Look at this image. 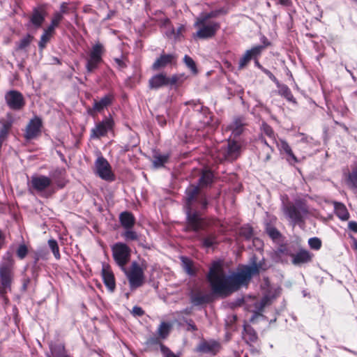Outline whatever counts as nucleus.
I'll return each mask as SVG.
<instances>
[{
    "label": "nucleus",
    "mask_w": 357,
    "mask_h": 357,
    "mask_svg": "<svg viewBox=\"0 0 357 357\" xmlns=\"http://www.w3.org/2000/svg\"><path fill=\"white\" fill-rule=\"evenodd\" d=\"M260 268L259 264L254 263L227 275L222 263L213 261L206 278L213 294L226 296L238 290L241 287L248 286L252 276L259 273Z\"/></svg>",
    "instance_id": "1"
},
{
    "label": "nucleus",
    "mask_w": 357,
    "mask_h": 357,
    "mask_svg": "<svg viewBox=\"0 0 357 357\" xmlns=\"http://www.w3.org/2000/svg\"><path fill=\"white\" fill-rule=\"evenodd\" d=\"M208 205L206 195L199 186L191 185L185 190V210L187 215V230L199 231L204 228L205 222L201 212Z\"/></svg>",
    "instance_id": "2"
},
{
    "label": "nucleus",
    "mask_w": 357,
    "mask_h": 357,
    "mask_svg": "<svg viewBox=\"0 0 357 357\" xmlns=\"http://www.w3.org/2000/svg\"><path fill=\"white\" fill-rule=\"evenodd\" d=\"M223 9L212 10L209 13H202L195 20L194 26L197 31L193 34L195 38L208 39L214 37L220 28V24L213 20L223 13Z\"/></svg>",
    "instance_id": "3"
},
{
    "label": "nucleus",
    "mask_w": 357,
    "mask_h": 357,
    "mask_svg": "<svg viewBox=\"0 0 357 357\" xmlns=\"http://www.w3.org/2000/svg\"><path fill=\"white\" fill-rule=\"evenodd\" d=\"M15 261L13 255L7 252L0 262V294L4 296L11 291V284L14 278Z\"/></svg>",
    "instance_id": "4"
},
{
    "label": "nucleus",
    "mask_w": 357,
    "mask_h": 357,
    "mask_svg": "<svg viewBox=\"0 0 357 357\" xmlns=\"http://www.w3.org/2000/svg\"><path fill=\"white\" fill-rule=\"evenodd\" d=\"M146 268L147 264L144 260L141 261V264L134 261L128 269L126 268V271H123L128 280L130 287L132 289L142 286L144 282V271Z\"/></svg>",
    "instance_id": "5"
},
{
    "label": "nucleus",
    "mask_w": 357,
    "mask_h": 357,
    "mask_svg": "<svg viewBox=\"0 0 357 357\" xmlns=\"http://www.w3.org/2000/svg\"><path fill=\"white\" fill-rule=\"evenodd\" d=\"M241 146L238 142L228 140L226 144L218 149L215 158L220 162L223 160L233 161L241 155Z\"/></svg>",
    "instance_id": "6"
},
{
    "label": "nucleus",
    "mask_w": 357,
    "mask_h": 357,
    "mask_svg": "<svg viewBox=\"0 0 357 357\" xmlns=\"http://www.w3.org/2000/svg\"><path fill=\"white\" fill-rule=\"evenodd\" d=\"M112 256L116 264L122 271H126V266L131 257V249L124 243L118 242L112 246Z\"/></svg>",
    "instance_id": "7"
},
{
    "label": "nucleus",
    "mask_w": 357,
    "mask_h": 357,
    "mask_svg": "<svg viewBox=\"0 0 357 357\" xmlns=\"http://www.w3.org/2000/svg\"><path fill=\"white\" fill-rule=\"evenodd\" d=\"M105 52V47L102 44L98 42L95 43L89 53L86 60V68L88 73H93L98 68L99 64L102 61V55Z\"/></svg>",
    "instance_id": "8"
},
{
    "label": "nucleus",
    "mask_w": 357,
    "mask_h": 357,
    "mask_svg": "<svg viewBox=\"0 0 357 357\" xmlns=\"http://www.w3.org/2000/svg\"><path fill=\"white\" fill-rule=\"evenodd\" d=\"M284 211L286 215L294 224L303 222L307 214V208L306 206L302 203H296L295 204H290L284 206Z\"/></svg>",
    "instance_id": "9"
},
{
    "label": "nucleus",
    "mask_w": 357,
    "mask_h": 357,
    "mask_svg": "<svg viewBox=\"0 0 357 357\" xmlns=\"http://www.w3.org/2000/svg\"><path fill=\"white\" fill-rule=\"evenodd\" d=\"M94 167L96 174L102 179L107 181H113L115 179L110 164L102 155L97 158Z\"/></svg>",
    "instance_id": "10"
},
{
    "label": "nucleus",
    "mask_w": 357,
    "mask_h": 357,
    "mask_svg": "<svg viewBox=\"0 0 357 357\" xmlns=\"http://www.w3.org/2000/svg\"><path fill=\"white\" fill-rule=\"evenodd\" d=\"M5 100L8 107L13 110H21L25 105L23 95L18 91L10 90L5 93Z\"/></svg>",
    "instance_id": "11"
},
{
    "label": "nucleus",
    "mask_w": 357,
    "mask_h": 357,
    "mask_svg": "<svg viewBox=\"0 0 357 357\" xmlns=\"http://www.w3.org/2000/svg\"><path fill=\"white\" fill-rule=\"evenodd\" d=\"M52 185V179L44 175L34 174L29 183V190L37 193L44 192Z\"/></svg>",
    "instance_id": "12"
},
{
    "label": "nucleus",
    "mask_w": 357,
    "mask_h": 357,
    "mask_svg": "<svg viewBox=\"0 0 357 357\" xmlns=\"http://www.w3.org/2000/svg\"><path fill=\"white\" fill-rule=\"evenodd\" d=\"M178 81V77L176 75L167 77L164 73H160L153 76L149 79V84L151 89H158L162 86L174 85Z\"/></svg>",
    "instance_id": "13"
},
{
    "label": "nucleus",
    "mask_w": 357,
    "mask_h": 357,
    "mask_svg": "<svg viewBox=\"0 0 357 357\" xmlns=\"http://www.w3.org/2000/svg\"><path fill=\"white\" fill-rule=\"evenodd\" d=\"M115 96L114 93H109L105 95L99 100H94L92 107L87 109V112L89 115L93 116L97 113H100L105 108L112 105L114 101Z\"/></svg>",
    "instance_id": "14"
},
{
    "label": "nucleus",
    "mask_w": 357,
    "mask_h": 357,
    "mask_svg": "<svg viewBox=\"0 0 357 357\" xmlns=\"http://www.w3.org/2000/svg\"><path fill=\"white\" fill-rule=\"evenodd\" d=\"M114 121L110 118H105L102 121L96 123V126L91 129V138L99 139L105 136L107 133L112 129Z\"/></svg>",
    "instance_id": "15"
},
{
    "label": "nucleus",
    "mask_w": 357,
    "mask_h": 357,
    "mask_svg": "<svg viewBox=\"0 0 357 357\" xmlns=\"http://www.w3.org/2000/svg\"><path fill=\"white\" fill-rule=\"evenodd\" d=\"M264 48L263 45H257L248 50L239 60L238 69L244 68L252 59H257Z\"/></svg>",
    "instance_id": "16"
},
{
    "label": "nucleus",
    "mask_w": 357,
    "mask_h": 357,
    "mask_svg": "<svg viewBox=\"0 0 357 357\" xmlns=\"http://www.w3.org/2000/svg\"><path fill=\"white\" fill-rule=\"evenodd\" d=\"M14 122L12 113L8 112L4 118L0 119V146L7 138Z\"/></svg>",
    "instance_id": "17"
},
{
    "label": "nucleus",
    "mask_w": 357,
    "mask_h": 357,
    "mask_svg": "<svg viewBox=\"0 0 357 357\" xmlns=\"http://www.w3.org/2000/svg\"><path fill=\"white\" fill-rule=\"evenodd\" d=\"M220 344L215 340H202L198 347L197 351L215 356L220 349Z\"/></svg>",
    "instance_id": "18"
},
{
    "label": "nucleus",
    "mask_w": 357,
    "mask_h": 357,
    "mask_svg": "<svg viewBox=\"0 0 357 357\" xmlns=\"http://www.w3.org/2000/svg\"><path fill=\"white\" fill-rule=\"evenodd\" d=\"M42 126L41 120L39 118L31 119L26 126L24 137L26 139H32L36 137L40 132Z\"/></svg>",
    "instance_id": "19"
},
{
    "label": "nucleus",
    "mask_w": 357,
    "mask_h": 357,
    "mask_svg": "<svg viewBox=\"0 0 357 357\" xmlns=\"http://www.w3.org/2000/svg\"><path fill=\"white\" fill-rule=\"evenodd\" d=\"M176 59V56L174 54H162L153 63L152 68L154 70H158L169 65L174 64Z\"/></svg>",
    "instance_id": "20"
},
{
    "label": "nucleus",
    "mask_w": 357,
    "mask_h": 357,
    "mask_svg": "<svg viewBox=\"0 0 357 357\" xmlns=\"http://www.w3.org/2000/svg\"><path fill=\"white\" fill-rule=\"evenodd\" d=\"M313 254L307 250L301 249L296 254L293 253L292 264L295 266H301L303 264L310 262Z\"/></svg>",
    "instance_id": "21"
},
{
    "label": "nucleus",
    "mask_w": 357,
    "mask_h": 357,
    "mask_svg": "<svg viewBox=\"0 0 357 357\" xmlns=\"http://www.w3.org/2000/svg\"><path fill=\"white\" fill-rule=\"evenodd\" d=\"M245 125L244 119L241 117L236 118L230 125L225 128V131H231V135L236 137L242 134Z\"/></svg>",
    "instance_id": "22"
},
{
    "label": "nucleus",
    "mask_w": 357,
    "mask_h": 357,
    "mask_svg": "<svg viewBox=\"0 0 357 357\" xmlns=\"http://www.w3.org/2000/svg\"><path fill=\"white\" fill-rule=\"evenodd\" d=\"M46 14L47 13L43 8H35L30 17V22L36 28H39L43 23Z\"/></svg>",
    "instance_id": "23"
},
{
    "label": "nucleus",
    "mask_w": 357,
    "mask_h": 357,
    "mask_svg": "<svg viewBox=\"0 0 357 357\" xmlns=\"http://www.w3.org/2000/svg\"><path fill=\"white\" fill-rule=\"evenodd\" d=\"M47 357H70L66 354L64 345L61 343H51L50 351L46 354Z\"/></svg>",
    "instance_id": "24"
},
{
    "label": "nucleus",
    "mask_w": 357,
    "mask_h": 357,
    "mask_svg": "<svg viewBox=\"0 0 357 357\" xmlns=\"http://www.w3.org/2000/svg\"><path fill=\"white\" fill-rule=\"evenodd\" d=\"M102 276L105 286L110 291L115 289L116 284L114 274L107 267L103 266L102 269Z\"/></svg>",
    "instance_id": "25"
},
{
    "label": "nucleus",
    "mask_w": 357,
    "mask_h": 357,
    "mask_svg": "<svg viewBox=\"0 0 357 357\" xmlns=\"http://www.w3.org/2000/svg\"><path fill=\"white\" fill-rule=\"evenodd\" d=\"M293 252L286 245H280L274 252V259L276 261L284 262L286 257L290 256L292 257Z\"/></svg>",
    "instance_id": "26"
},
{
    "label": "nucleus",
    "mask_w": 357,
    "mask_h": 357,
    "mask_svg": "<svg viewBox=\"0 0 357 357\" xmlns=\"http://www.w3.org/2000/svg\"><path fill=\"white\" fill-rule=\"evenodd\" d=\"M119 220L122 227L126 229H132L135 224L134 215L128 211L122 212L119 215Z\"/></svg>",
    "instance_id": "27"
},
{
    "label": "nucleus",
    "mask_w": 357,
    "mask_h": 357,
    "mask_svg": "<svg viewBox=\"0 0 357 357\" xmlns=\"http://www.w3.org/2000/svg\"><path fill=\"white\" fill-rule=\"evenodd\" d=\"M278 146L281 151L287 155V160L289 163L292 164L298 162L296 157L293 153L291 147L287 142L280 139L279 142H278Z\"/></svg>",
    "instance_id": "28"
},
{
    "label": "nucleus",
    "mask_w": 357,
    "mask_h": 357,
    "mask_svg": "<svg viewBox=\"0 0 357 357\" xmlns=\"http://www.w3.org/2000/svg\"><path fill=\"white\" fill-rule=\"evenodd\" d=\"M64 172V169L58 168L51 172L50 174L52 183L54 182L59 188H62L65 186V181L63 179Z\"/></svg>",
    "instance_id": "29"
},
{
    "label": "nucleus",
    "mask_w": 357,
    "mask_h": 357,
    "mask_svg": "<svg viewBox=\"0 0 357 357\" xmlns=\"http://www.w3.org/2000/svg\"><path fill=\"white\" fill-rule=\"evenodd\" d=\"M345 182L349 188L357 190V166L352 167L351 171L345 174Z\"/></svg>",
    "instance_id": "30"
},
{
    "label": "nucleus",
    "mask_w": 357,
    "mask_h": 357,
    "mask_svg": "<svg viewBox=\"0 0 357 357\" xmlns=\"http://www.w3.org/2000/svg\"><path fill=\"white\" fill-rule=\"evenodd\" d=\"M190 298L191 302L195 305H200L211 301V296L208 294H204L201 291L192 292Z\"/></svg>",
    "instance_id": "31"
},
{
    "label": "nucleus",
    "mask_w": 357,
    "mask_h": 357,
    "mask_svg": "<svg viewBox=\"0 0 357 357\" xmlns=\"http://www.w3.org/2000/svg\"><path fill=\"white\" fill-rule=\"evenodd\" d=\"M274 296H271L269 294H266L259 301L257 302L255 305V314H261V312L264 310V308L270 305L272 299Z\"/></svg>",
    "instance_id": "32"
},
{
    "label": "nucleus",
    "mask_w": 357,
    "mask_h": 357,
    "mask_svg": "<svg viewBox=\"0 0 357 357\" xmlns=\"http://www.w3.org/2000/svg\"><path fill=\"white\" fill-rule=\"evenodd\" d=\"M213 180V173L209 170H206L202 172V176L199 180V183L200 187H206L212 183Z\"/></svg>",
    "instance_id": "33"
},
{
    "label": "nucleus",
    "mask_w": 357,
    "mask_h": 357,
    "mask_svg": "<svg viewBox=\"0 0 357 357\" xmlns=\"http://www.w3.org/2000/svg\"><path fill=\"white\" fill-rule=\"evenodd\" d=\"M335 209L337 215L342 220H347L349 218V214L345 206L342 204L337 203L335 205Z\"/></svg>",
    "instance_id": "34"
},
{
    "label": "nucleus",
    "mask_w": 357,
    "mask_h": 357,
    "mask_svg": "<svg viewBox=\"0 0 357 357\" xmlns=\"http://www.w3.org/2000/svg\"><path fill=\"white\" fill-rule=\"evenodd\" d=\"M277 86L279 88V93L281 96H284L288 101L295 102V99L291 91L287 86L280 84V83L277 84Z\"/></svg>",
    "instance_id": "35"
},
{
    "label": "nucleus",
    "mask_w": 357,
    "mask_h": 357,
    "mask_svg": "<svg viewBox=\"0 0 357 357\" xmlns=\"http://www.w3.org/2000/svg\"><path fill=\"white\" fill-rule=\"evenodd\" d=\"M171 326V324L169 323L162 322L157 330L159 337L165 339L169 333Z\"/></svg>",
    "instance_id": "36"
},
{
    "label": "nucleus",
    "mask_w": 357,
    "mask_h": 357,
    "mask_svg": "<svg viewBox=\"0 0 357 357\" xmlns=\"http://www.w3.org/2000/svg\"><path fill=\"white\" fill-rule=\"evenodd\" d=\"M184 26L180 25L176 30L172 28L169 31H167L166 35L169 38H173L174 40H178L181 38L182 33L184 31Z\"/></svg>",
    "instance_id": "37"
},
{
    "label": "nucleus",
    "mask_w": 357,
    "mask_h": 357,
    "mask_svg": "<svg viewBox=\"0 0 357 357\" xmlns=\"http://www.w3.org/2000/svg\"><path fill=\"white\" fill-rule=\"evenodd\" d=\"M168 160L167 155L156 154L153 156V163L154 167H160L164 165Z\"/></svg>",
    "instance_id": "38"
},
{
    "label": "nucleus",
    "mask_w": 357,
    "mask_h": 357,
    "mask_svg": "<svg viewBox=\"0 0 357 357\" xmlns=\"http://www.w3.org/2000/svg\"><path fill=\"white\" fill-rule=\"evenodd\" d=\"M182 265L185 272L190 275H194L195 272L193 269L192 261L187 257H181Z\"/></svg>",
    "instance_id": "39"
},
{
    "label": "nucleus",
    "mask_w": 357,
    "mask_h": 357,
    "mask_svg": "<svg viewBox=\"0 0 357 357\" xmlns=\"http://www.w3.org/2000/svg\"><path fill=\"white\" fill-rule=\"evenodd\" d=\"M122 236L127 241L139 240V236L137 233L132 230V229H126V231L122 234Z\"/></svg>",
    "instance_id": "40"
},
{
    "label": "nucleus",
    "mask_w": 357,
    "mask_h": 357,
    "mask_svg": "<svg viewBox=\"0 0 357 357\" xmlns=\"http://www.w3.org/2000/svg\"><path fill=\"white\" fill-rule=\"evenodd\" d=\"M183 61L185 66L190 70L193 75H196L197 73V69L195 62L191 57H190L188 55H185L183 58Z\"/></svg>",
    "instance_id": "41"
},
{
    "label": "nucleus",
    "mask_w": 357,
    "mask_h": 357,
    "mask_svg": "<svg viewBox=\"0 0 357 357\" xmlns=\"http://www.w3.org/2000/svg\"><path fill=\"white\" fill-rule=\"evenodd\" d=\"M48 245H49L50 248L52 250L54 257L56 259H59L61 256H60V253H59V248L57 241L54 239H50L48 241Z\"/></svg>",
    "instance_id": "42"
},
{
    "label": "nucleus",
    "mask_w": 357,
    "mask_h": 357,
    "mask_svg": "<svg viewBox=\"0 0 357 357\" xmlns=\"http://www.w3.org/2000/svg\"><path fill=\"white\" fill-rule=\"evenodd\" d=\"M203 245L205 248H211L213 245L217 243L216 237L213 234H210L202 240Z\"/></svg>",
    "instance_id": "43"
},
{
    "label": "nucleus",
    "mask_w": 357,
    "mask_h": 357,
    "mask_svg": "<svg viewBox=\"0 0 357 357\" xmlns=\"http://www.w3.org/2000/svg\"><path fill=\"white\" fill-rule=\"evenodd\" d=\"M28 254V248L24 244H21L19 245L18 248L16 250L17 256L20 259H23L25 258L26 255Z\"/></svg>",
    "instance_id": "44"
},
{
    "label": "nucleus",
    "mask_w": 357,
    "mask_h": 357,
    "mask_svg": "<svg viewBox=\"0 0 357 357\" xmlns=\"http://www.w3.org/2000/svg\"><path fill=\"white\" fill-rule=\"evenodd\" d=\"M308 244L312 249L319 250L321 246V241L317 237L310 238L308 240Z\"/></svg>",
    "instance_id": "45"
},
{
    "label": "nucleus",
    "mask_w": 357,
    "mask_h": 357,
    "mask_svg": "<svg viewBox=\"0 0 357 357\" xmlns=\"http://www.w3.org/2000/svg\"><path fill=\"white\" fill-rule=\"evenodd\" d=\"M52 36L44 32L40 37V40L38 43L39 48L43 50L45 47L47 43L50 41Z\"/></svg>",
    "instance_id": "46"
},
{
    "label": "nucleus",
    "mask_w": 357,
    "mask_h": 357,
    "mask_svg": "<svg viewBox=\"0 0 357 357\" xmlns=\"http://www.w3.org/2000/svg\"><path fill=\"white\" fill-rule=\"evenodd\" d=\"M244 331L248 335H249V340L252 342H255L257 340V335L256 332L250 326H245Z\"/></svg>",
    "instance_id": "47"
},
{
    "label": "nucleus",
    "mask_w": 357,
    "mask_h": 357,
    "mask_svg": "<svg viewBox=\"0 0 357 357\" xmlns=\"http://www.w3.org/2000/svg\"><path fill=\"white\" fill-rule=\"evenodd\" d=\"M32 38V36H31L30 35H27L26 36L24 37L20 41L18 47L20 49H24L25 47L29 45Z\"/></svg>",
    "instance_id": "48"
},
{
    "label": "nucleus",
    "mask_w": 357,
    "mask_h": 357,
    "mask_svg": "<svg viewBox=\"0 0 357 357\" xmlns=\"http://www.w3.org/2000/svg\"><path fill=\"white\" fill-rule=\"evenodd\" d=\"M266 232L268 236L273 240H276L280 236L279 231L274 227H268L266 229Z\"/></svg>",
    "instance_id": "49"
},
{
    "label": "nucleus",
    "mask_w": 357,
    "mask_h": 357,
    "mask_svg": "<svg viewBox=\"0 0 357 357\" xmlns=\"http://www.w3.org/2000/svg\"><path fill=\"white\" fill-rule=\"evenodd\" d=\"M241 234L246 238H250L252 236V229L248 225L243 227L241 229Z\"/></svg>",
    "instance_id": "50"
},
{
    "label": "nucleus",
    "mask_w": 357,
    "mask_h": 357,
    "mask_svg": "<svg viewBox=\"0 0 357 357\" xmlns=\"http://www.w3.org/2000/svg\"><path fill=\"white\" fill-rule=\"evenodd\" d=\"M63 19V17L61 16L60 15V13H54L53 14V16H52V20H51V24L53 26H55L56 27H57V26H59L60 22L62 21Z\"/></svg>",
    "instance_id": "51"
},
{
    "label": "nucleus",
    "mask_w": 357,
    "mask_h": 357,
    "mask_svg": "<svg viewBox=\"0 0 357 357\" xmlns=\"http://www.w3.org/2000/svg\"><path fill=\"white\" fill-rule=\"evenodd\" d=\"M160 351L164 354V357H178L164 344H160Z\"/></svg>",
    "instance_id": "52"
},
{
    "label": "nucleus",
    "mask_w": 357,
    "mask_h": 357,
    "mask_svg": "<svg viewBox=\"0 0 357 357\" xmlns=\"http://www.w3.org/2000/svg\"><path fill=\"white\" fill-rule=\"evenodd\" d=\"M263 130H264V132L268 137H269L273 140H275V139H274V132H273V129L269 126H268L267 124H264L263 125Z\"/></svg>",
    "instance_id": "53"
},
{
    "label": "nucleus",
    "mask_w": 357,
    "mask_h": 357,
    "mask_svg": "<svg viewBox=\"0 0 357 357\" xmlns=\"http://www.w3.org/2000/svg\"><path fill=\"white\" fill-rule=\"evenodd\" d=\"M146 344L148 346H153V345H159L160 347V344H162L160 342L158 337H151L149 338L146 341Z\"/></svg>",
    "instance_id": "54"
},
{
    "label": "nucleus",
    "mask_w": 357,
    "mask_h": 357,
    "mask_svg": "<svg viewBox=\"0 0 357 357\" xmlns=\"http://www.w3.org/2000/svg\"><path fill=\"white\" fill-rule=\"evenodd\" d=\"M55 13H60V15L63 17L64 15L68 13V3L66 2H63L60 6V10Z\"/></svg>",
    "instance_id": "55"
},
{
    "label": "nucleus",
    "mask_w": 357,
    "mask_h": 357,
    "mask_svg": "<svg viewBox=\"0 0 357 357\" xmlns=\"http://www.w3.org/2000/svg\"><path fill=\"white\" fill-rule=\"evenodd\" d=\"M131 313L135 317H141L144 314V310L140 307L135 306V307H133Z\"/></svg>",
    "instance_id": "56"
},
{
    "label": "nucleus",
    "mask_w": 357,
    "mask_h": 357,
    "mask_svg": "<svg viewBox=\"0 0 357 357\" xmlns=\"http://www.w3.org/2000/svg\"><path fill=\"white\" fill-rule=\"evenodd\" d=\"M263 73H264L269 78L271 79L273 82H275L276 84H279L278 80L275 77V75L268 69H263Z\"/></svg>",
    "instance_id": "57"
},
{
    "label": "nucleus",
    "mask_w": 357,
    "mask_h": 357,
    "mask_svg": "<svg viewBox=\"0 0 357 357\" xmlns=\"http://www.w3.org/2000/svg\"><path fill=\"white\" fill-rule=\"evenodd\" d=\"M186 324H188V331H195L197 330V328L192 320H191V319L186 320Z\"/></svg>",
    "instance_id": "58"
},
{
    "label": "nucleus",
    "mask_w": 357,
    "mask_h": 357,
    "mask_svg": "<svg viewBox=\"0 0 357 357\" xmlns=\"http://www.w3.org/2000/svg\"><path fill=\"white\" fill-rule=\"evenodd\" d=\"M348 227L350 230L357 232V222L351 221L348 224Z\"/></svg>",
    "instance_id": "59"
},
{
    "label": "nucleus",
    "mask_w": 357,
    "mask_h": 357,
    "mask_svg": "<svg viewBox=\"0 0 357 357\" xmlns=\"http://www.w3.org/2000/svg\"><path fill=\"white\" fill-rule=\"evenodd\" d=\"M55 28H56L55 26H53L52 24H50V26L44 30V32H45L51 36H53V34L54 33Z\"/></svg>",
    "instance_id": "60"
},
{
    "label": "nucleus",
    "mask_w": 357,
    "mask_h": 357,
    "mask_svg": "<svg viewBox=\"0 0 357 357\" xmlns=\"http://www.w3.org/2000/svg\"><path fill=\"white\" fill-rule=\"evenodd\" d=\"M5 234L0 229V249L2 248L3 245L5 244Z\"/></svg>",
    "instance_id": "61"
},
{
    "label": "nucleus",
    "mask_w": 357,
    "mask_h": 357,
    "mask_svg": "<svg viewBox=\"0 0 357 357\" xmlns=\"http://www.w3.org/2000/svg\"><path fill=\"white\" fill-rule=\"evenodd\" d=\"M115 61L116 63L118 64L119 67L120 68H123L126 66L125 63H123V61H122L121 59H115Z\"/></svg>",
    "instance_id": "62"
},
{
    "label": "nucleus",
    "mask_w": 357,
    "mask_h": 357,
    "mask_svg": "<svg viewBox=\"0 0 357 357\" xmlns=\"http://www.w3.org/2000/svg\"><path fill=\"white\" fill-rule=\"evenodd\" d=\"M280 3L283 6H288L291 3V0H279Z\"/></svg>",
    "instance_id": "63"
},
{
    "label": "nucleus",
    "mask_w": 357,
    "mask_h": 357,
    "mask_svg": "<svg viewBox=\"0 0 357 357\" xmlns=\"http://www.w3.org/2000/svg\"><path fill=\"white\" fill-rule=\"evenodd\" d=\"M157 119H158V123L160 126H163L164 125L166 124V121H165V119L164 118H162V117H158Z\"/></svg>",
    "instance_id": "64"
}]
</instances>
